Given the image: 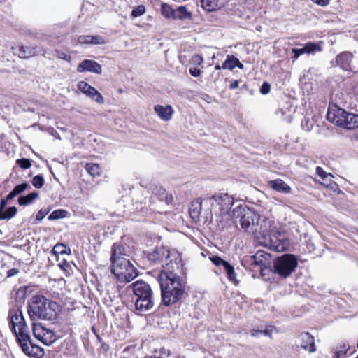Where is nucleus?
Returning a JSON list of instances; mask_svg holds the SVG:
<instances>
[{
    "label": "nucleus",
    "mask_w": 358,
    "mask_h": 358,
    "mask_svg": "<svg viewBox=\"0 0 358 358\" xmlns=\"http://www.w3.org/2000/svg\"><path fill=\"white\" fill-rule=\"evenodd\" d=\"M154 110L159 118L164 121L170 120L174 112L171 106H163L162 105H156L154 107Z\"/></svg>",
    "instance_id": "nucleus-18"
},
{
    "label": "nucleus",
    "mask_w": 358,
    "mask_h": 358,
    "mask_svg": "<svg viewBox=\"0 0 358 358\" xmlns=\"http://www.w3.org/2000/svg\"><path fill=\"white\" fill-rule=\"evenodd\" d=\"M10 326L17 343L20 342V336H29V329L22 311L18 310L11 315Z\"/></svg>",
    "instance_id": "nucleus-10"
},
{
    "label": "nucleus",
    "mask_w": 358,
    "mask_h": 358,
    "mask_svg": "<svg viewBox=\"0 0 358 358\" xmlns=\"http://www.w3.org/2000/svg\"><path fill=\"white\" fill-rule=\"evenodd\" d=\"M300 347L309 352H313L316 350L315 345V338L309 333H302L300 336Z\"/></svg>",
    "instance_id": "nucleus-15"
},
{
    "label": "nucleus",
    "mask_w": 358,
    "mask_h": 358,
    "mask_svg": "<svg viewBox=\"0 0 358 358\" xmlns=\"http://www.w3.org/2000/svg\"><path fill=\"white\" fill-rule=\"evenodd\" d=\"M15 196H16V194H15V192H13V190H12L6 196V200H10V199H13Z\"/></svg>",
    "instance_id": "nucleus-57"
},
{
    "label": "nucleus",
    "mask_w": 358,
    "mask_h": 358,
    "mask_svg": "<svg viewBox=\"0 0 358 358\" xmlns=\"http://www.w3.org/2000/svg\"><path fill=\"white\" fill-rule=\"evenodd\" d=\"M209 259L212 262V263L217 266H223V264H224V263L227 262V261L222 259L220 257L216 256V255L210 257Z\"/></svg>",
    "instance_id": "nucleus-41"
},
{
    "label": "nucleus",
    "mask_w": 358,
    "mask_h": 358,
    "mask_svg": "<svg viewBox=\"0 0 358 358\" xmlns=\"http://www.w3.org/2000/svg\"><path fill=\"white\" fill-rule=\"evenodd\" d=\"M32 331L34 337L45 345H51L56 341V336L54 332L45 328L40 323L32 322Z\"/></svg>",
    "instance_id": "nucleus-12"
},
{
    "label": "nucleus",
    "mask_w": 358,
    "mask_h": 358,
    "mask_svg": "<svg viewBox=\"0 0 358 358\" xmlns=\"http://www.w3.org/2000/svg\"><path fill=\"white\" fill-rule=\"evenodd\" d=\"M322 50V47L317 44L314 43H308L305 45V46L302 48H293L292 52L294 55V58L298 59L299 56L304 53H314L315 52H320Z\"/></svg>",
    "instance_id": "nucleus-16"
},
{
    "label": "nucleus",
    "mask_w": 358,
    "mask_h": 358,
    "mask_svg": "<svg viewBox=\"0 0 358 358\" xmlns=\"http://www.w3.org/2000/svg\"><path fill=\"white\" fill-rule=\"evenodd\" d=\"M192 17V13L187 10L185 6H178L174 10L173 19L185 20H191Z\"/></svg>",
    "instance_id": "nucleus-25"
},
{
    "label": "nucleus",
    "mask_w": 358,
    "mask_h": 358,
    "mask_svg": "<svg viewBox=\"0 0 358 358\" xmlns=\"http://www.w3.org/2000/svg\"><path fill=\"white\" fill-rule=\"evenodd\" d=\"M201 210L202 201L200 199H197L191 203L189 208V213L191 218L195 222L199 221Z\"/></svg>",
    "instance_id": "nucleus-19"
},
{
    "label": "nucleus",
    "mask_w": 358,
    "mask_h": 358,
    "mask_svg": "<svg viewBox=\"0 0 358 358\" xmlns=\"http://www.w3.org/2000/svg\"><path fill=\"white\" fill-rule=\"evenodd\" d=\"M271 90V85L267 82H264L260 87V93L262 94H267Z\"/></svg>",
    "instance_id": "nucleus-44"
},
{
    "label": "nucleus",
    "mask_w": 358,
    "mask_h": 358,
    "mask_svg": "<svg viewBox=\"0 0 358 358\" xmlns=\"http://www.w3.org/2000/svg\"><path fill=\"white\" fill-rule=\"evenodd\" d=\"M55 54H56V56L59 59H62L66 60V61H69L71 59V56L67 55L66 53H65L63 51L56 50Z\"/></svg>",
    "instance_id": "nucleus-43"
},
{
    "label": "nucleus",
    "mask_w": 358,
    "mask_h": 358,
    "mask_svg": "<svg viewBox=\"0 0 358 358\" xmlns=\"http://www.w3.org/2000/svg\"><path fill=\"white\" fill-rule=\"evenodd\" d=\"M271 262V255L262 250L257 251L254 255L244 257L242 260L243 266H251L258 267L260 273L263 275L264 271L267 268Z\"/></svg>",
    "instance_id": "nucleus-9"
},
{
    "label": "nucleus",
    "mask_w": 358,
    "mask_h": 358,
    "mask_svg": "<svg viewBox=\"0 0 358 358\" xmlns=\"http://www.w3.org/2000/svg\"><path fill=\"white\" fill-rule=\"evenodd\" d=\"M20 338L18 344L25 355L34 358H42L43 357L45 354L43 349L33 343L30 336H20Z\"/></svg>",
    "instance_id": "nucleus-11"
},
{
    "label": "nucleus",
    "mask_w": 358,
    "mask_h": 358,
    "mask_svg": "<svg viewBox=\"0 0 358 358\" xmlns=\"http://www.w3.org/2000/svg\"><path fill=\"white\" fill-rule=\"evenodd\" d=\"M48 213V210L46 209H41L36 215V219L38 221H41L45 215Z\"/></svg>",
    "instance_id": "nucleus-45"
},
{
    "label": "nucleus",
    "mask_w": 358,
    "mask_h": 358,
    "mask_svg": "<svg viewBox=\"0 0 358 358\" xmlns=\"http://www.w3.org/2000/svg\"><path fill=\"white\" fill-rule=\"evenodd\" d=\"M13 52L14 55H17L19 57L22 58L23 46L12 47Z\"/></svg>",
    "instance_id": "nucleus-47"
},
{
    "label": "nucleus",
    "mask_w": 358,
    "mask_h": 358,
    "mask_svg": "<svg viewBox=\"0 0 358 358\" xmlns=\"http://www.w3.org/2000/svg\"><path fill=\"white\" fill-rule=\"evenodd\" d=\"M357 358H358V357Z\"/></svg>",
    "instance_id": "nucleus-61"
},
{
    "label": "nucleus",
    "mask_w": 358,
    "mask_h": 358,
    "mask_svg": "<svg viewBox=\"0 0 358 358\" xmlns=\"http://www.w3.org/2000/svg\"><path fill=\"white\" fill-rule=\"evenodd\" d=\"M16 164L21 167L22 169H27L31 167V162L29 159L22 158L17 159L16 161Z\"/></svg>",
    "instance_id": "nucleus-39"
},
{
    "label": "nucleus",
    "mask_w": 358,
    "mask_h": 358,
    "mask_svg": "<svg viewBox=\"0 0 358 358\" xmlns=\"http://www.w3.org/2000/svg\"><path fill=\"white\" fill-rule=\"evenodd\" d=\"M28 313L31 320L54 321L61 311L59 304L42 295L32 296L28 303Z\"/></svg>",
    "instance_id": "nucleus-3"
},
{
    "label": "nucleus",
    "mask_w": 358,
    "mask_h": 358,
    "mask_svg": "<svg viewBox=\"0 0 358 358\" xmlns=\"http://www.w3.org/2000/svg\"><path fill=\"white\" fill-rule=\"evenodd\" d=\"M174 255H179L176 252H170L169 250H166L163 248H156L152 251L147 253L148 259L152 263H158L161 260H163L164 257H165V265L167 262H169L171 259L174 258Z\"/></svg>",
    "instance_id": "nucleus-13"
},
{
    "label": "nucleus",
    "mask_w": 358,
    "mask_h": 358,
    "mask_svg": "<svg viewBox=\"0 0 358 358\" xmlns=\"http://www.w3.org/2000/svg\"><path fill=\"white\" fill-rule=\"evenodd\" d=\"M78 72L90 71L97 74L102 72L101 66L96 61L91 59H84L77 68Z\"/></svg>",
    "instance_id": "nucleus-14"
},
{
    "label": "nucleus",
    "mask_w": 358,
    "mask_h": 358,
    "mask_svg": "<svg viewBox=\"0 0 358 358\" xmlns=\"http://www.w3.org/2000/svg\"><path fill=\"white\" fill-rule=\"evenodd\" d=\"M313 3L321 6H327L329 3V0H311Z\"/></svg>",
    "instance_id": "nucleus-51"
},
{
    "label": "nucleus",
    "mask_w": 358,
    "mask_h": 358,
    "mask_svg": "<svg viewBox=\"0 0 358 358\" xmlns=\"http://www.w3.org/2000/svg\"><path fill=\"white\" fill-rule=\"evenodd\" d=\"M270 241H271V247L273 248V249L275 250H280V249L279 248V244H277V240L276 241H273L272 238H270Z\"/></svg>",
    "instance_id": "nucleus-55"
},
{
    "label": "nucleus",
    "mask_w": 358,
    "mask_h": 358,
    "mask_svg": "<svg viewBox=\"0 0 358 358\" xmlns=\"http://www.w3.org/2000/svg\"><path fill=\"white\" fill-rule=\"evenodd\" d=\"M226 272L227 275V278L234 282L236 285L238 284V280H236V275L234 271V268L232 265H231L228 262H226L222 266Z\"/></svg>",
    "instance_id": "nucleus-28"
},
{
    "label": "nucleus",
    "mask_w": 358,
    "mask_h": 358,
    "mask_svg": "<svg viewBox=\"0 0 358 358\" xmlns=\"http://www.w3.org/2000/svg\"><path fill=\"white\" fill-rule=\"evenodd\" d=\"M67 211L66 210L59 209L55 210L51 213V214L48 216V220H55L61 218H64L67 215Z\"/></svg>",
    "instance_id": "nucleus-30"
},
{
    "label": "nucleus",
    "mask_w": 358,
    "mask_h": 358,
    "mask_svg": "<svg viewBox=\"0 0 358 358\" xmlns=\"http://www.w3.org/2000/svg\"><path fill=\"white\" fill-rule=\"evenodd\" d=\"M269 185L274 190L284 194H289L291 187L281 179H276L269 181Z\"/></svg>",
    "instance_id": "nucleus-21"
},
{
    "label": "nucleus",
    "mask_w": 358,
    "mask_h": 358,
    "mask_svg": "<svg viewBox=\"0 0 358 358\" xmlns=\"http://www.w3.org/2000/svg\"><path fill=\"white\" fill-rule=\"evenodd\" d=\"M128 255L126 248L118 243H115L111 248V271L118 281L129 282L138 275L137 270L126 257Z\"/></svg>",
    "instance_id": "nucleus-2"
},
{
    "label": "nucleus",
    "mask_w": 358,
    "mask_h": 358,
    "mask_svg": "<svg viewBox=\"0 0 358 358\" xmlns=\"http://www.w3.org/2000/svg\"><path fill=\"white\" fill-rule=\"evenodd\" d=\"M327 118L333 124L343 129L358 128V114L348 113L336 105L329 107Z\"/></svg>",
    "instance_id": "nucleus-5"
},
{
    "label": "nucleus",
    "mask_w": 358,
    "mask_h": 358,
    "mask_svg": "<svg viewBox=\"0 0 358 358\" xmlns=\"http://www.w3.org/2000/svg\"><path fill=\"white\" fill-rule=\"evenodd\" d=\"M298 260L291 254H284L277 257L273 262V271L283 278L289 276L296 268Z\"/></svg>",
    "instance_id": "nucleus-7"
},
{
    "label": "nucleus",
    "mask_w": 358,
    "mask_h": 358,
    "mask_svg": "<svg viewBox=\"0 0 358 358\" xmlns=\"http://www.w3.org/2000/svg\"><path fill=\"white\" fill-rule=\"evenodd\" d=\"M44 178L42 175H36L32 179V185L37 189L41 188L44 185Z\"/></svg>",
    "instance_id": "nucleus-36"
},
{
    "label": "nucleus",
    "mask_w": 358,
    "mask_h": 358,
    "mask_svg": "<svg viewBox=\"0 0 358 358\" xmlns=\"http://www.w3.org/2000/svg\"><path fill=\"white\" fill-rule=\"evenodd\" d=\"M153 194L154 196L157 197L160 201H165L166 203H169L171 199V198L168 196L166 189L162 187L155 188Z\"/></svg>",
    "instance_id": "nucleus-29"
},
{
    "label": "nucleus",
    "mask_w": 358,
    "mask_h": 358,
    "mask_svg": "<svg viewBox=\"0 0 358 358\" xmlns=\"http://www.w3.org/2000/svg\"><path fill=\"white\" fill-rule=\"evenodd\" d=\"M2 234V231H1V230H0V234Z\"/></svg>",
    "instance_id": "nucleus-59"
},
{
    "label": "nucleus",
    "mask_w": 358,
    "mask_h": 358,
    "mask_svg": "<svg viewBox=\"0 0 358 358\" xmlns=\"http://www.w3.org/2000/svg\"><path fill=\"white\" fill-rule=\"evenodd\" d=\"M236 66L243 69V64L240 62L239 59L233 55H227L226 60L222 65V69L233 70Z\"/></svg>",
    "instance_id": "nucleus-23"
},
{
    "label": "nucleus",
    "mask_w": 358,
    "mask_h": 358,
    "mask_svg": "<svg viewBox=\"0 0 358 358\" xmlns=\"http://www.w3.org/2000/svg\"><path fill=\"white\" fill-rule=\"evenodd\" d=\"M238 85H239L238 80H234L232 83H231V84L229 85V88L231 90H234V89L238 87Z\"/></svg>",
    "instance_id": "nucleus-56"
},
{
    "label": "nucleus",
    "mask_w": 358,
    "mask_h": 358,
    "mask_svg": "<svg viewBox=\"0 0 358 358\" xmlns=\"http://www.w3.org/2000/svg\"><path fill=\"white\" fill-rule=\"evenodd\" d=\"M182 258L174 255L158 277L161 289L162 303L169 306L180 301L185 293V282L180 276L182 273Z\"/></svg>",
    "instance_id": "nucleus-1"
},
{
    "label": "nucleus",
    "mask_w": 358,
    "mask_h": 358,
    "mask_svg": "<svg viewBox=\"0 0 358 358\" xmlns=\"http://www.w3.org/2000/svg\"><path fill=\"white\" fill-rule=\"evenodd\" d=\"M262 330L252 329L250 331V335L252 337H257V336H259V335H262Z\"/></svg>",
    "instance_id": "nucleus-54"
},
{
    "label": "nucleus",
    "mask_w": 358,
    "mask_h": 358,
    "mask_svg": "<svg viewBox=\"0 0 358 358\" xmlns=\"http://www.w3.org/2000/svg\"><path fill=\"white\" fill-rule=\"evenodd\" d=\"M273 330H275V327L271 326L269 327V328L262 330V334H264L266 336L271 337Z\"/></svg>",
    "instance_id": "nucleus-50"
},
{
    "label": "nucleus",
    "mask_w": 358,
    "mask_h": 358,
    "mask_svg": "<svg viewBox=\"0 0 358 358\" xmlns=\"http://www.w3.org/2000/svg\"><path fill=\"white\" fill-rule=\"evenodd\" d=\"M357 348H358V343H357Z\"/></svg>",
    "instance_id": "nucleus-60"
},
{
    "label": "nucleus",
    "mask_w": 358,
    "mask_h": 358,
    "mask_svg": "<svg viewBox=\"0 0 358 358\" xmlns=\"http://www.w3.org/2000/svg\"><path fill=\"white\" fill-rule=\"evenodd\" d=\"M316 173L322 179H325L328 177H332L331 173H327L320 166L316 167Z\"/></svg>",
    "instance_id": "nucleus-42"
},
{
    "label": "nucleus",
    "mask_w": 358,
    "mask_h": 358,
    "mask_svg": "<svg viewBox=\"0 0 358 358\" xmlns=\"http://www.w3.org/2000/svg\"><path fill=\"white\" fill-rule=\"evenodd\" d=\"M213 207H218L222 215L220 222H227L231 217L229 212L234 204V199L227 193L215 194L210 198Z\"/></svg>",
    "instance_id": "nucleus-8"
},
{
    "label": "nucleus",
    "mask_w": 358,
    "mask_h": 358,
    "mask_svg": "<svg viewBox=\"0 0 358 358\" xmlns=\"http://www.w3.org/2000/svg\"><path fill=\"white\" fill-rule=\"evenodd\" d=\"M17 212V209L16 207H15V206L9 207L6 210L5 213H3V212L1 213V215L2 217L1 218V220L10 219L16 215Z\"/></svg>",
    "instance_id": "nucleus-33"
},
{
    "label": "nucleus",
    "mask_w": 358,
    "mask_h": 358,
    "mask_svg": "<svg viewBox=\"0 0 358 358\" xmlns=\"http://www.w3.org/2000/svg\"><path fill=\"white\" fill-rule=\"evenodd\" d=\"M295 110L296 108L292 106L290 102H286L285 106L278 110L276 113L278 115L280 113V116L284 120L291 122Z\"/></svg>",
    "instance_id": "nucleus-20"
},
{
    "label": "nucleus",
    "mask_w": 358,
    "mask_h": 358,
    "mask_svg": "<svg viewBox=\"0 0 358 358\" xmlns=\"http://www.w3.org/2000/svg\"><path fill=\"white\" fill-rule=\"evenodd\" d=\"M192 62L194 64L200 65L202 64L203 59V57L200 55H196L192 57Z\"/></svg>",
    "instance_id": "nucleus-48"
},
{
    "label": "nucleus",
    "mask_w": 358,
    "mask_h": 358,
    "mask_svg": "<svg viewBox=\"0 0 358 358\" xmlns=\"http://www.w3.org/2000/svg\"><path fill=\"white\" fill-rule=\"evenodd\" d=\"M78 42L80 44H95L101 45L105 43V40L99 36H80Z\"/></svg>",
    "instance_id": "nucleus-22"
},
{
    "label": "nucleus",
    "mask_w": 358,
    "mask_h": 358,
    "mask_svg": "<svg viewBox=\"0 0 358 358\" xmlns=\"http://www.w3.org/2000/svg\"><path fill=\"white\" fill-rule=\"evenodd\" d=\"M352 54L350 52H343L336 57L337 64L345 71H352L351 61L352 59Z\"/></svg>",
    "instance_id": "nucleus-17"
},
{
    "label": "nucleus",
    "mask_w": 358,
    "mask_h": 358,
    "mask_svg": "<svg viewBox=\"0 0 358 358\" xmlns=\"http://www.w3.org/2000/svg\"><path fill=\"white\" fill-rule=\"evenodd\" d=\"M174 10L171 8L168 4L162 3L161 6L162 14L167 18L173 17Z\"/></svg>",
    "instance_id": "nucleus-32"
},
{
    "label": "nucleus",
    "mask_w": 358,
    "mask_h": 358,
    "mask_svg": "<svg viewBox=\"0 0 358 358\" xmlns=\"http://www.w3.org/2000/svg\"><path fill=\"white\" fill-rule=\"evenodd\" d=\"M145 13V7L143 5L138 6L135 7L131 11V16L134 17H137L141 16Z\"/></svg>",
    "instance_id": "nucleus-37"
},
{
    "label": "nucleus",
    "mask_w": 358,
    "mask_h": 358,
    "mask_svg": "<svg viewBox=\"0 0 358 358\" xmlns=\"http://www.w3.org/2000/svg\"><path fill=\"white\" fill-rule=\"evenodd\" d=\"M96 92H97V90L94 87L91 86V87L89 89L87 93L86 94V96L92 99V97L94 96V95H95V94Z\"/></svg>",
    "instance_id": "nucleus-52"
},
{
    "label": "nucleus",
    "mask_w": 358,
    "mask_h": 358,
    "mask_svg": "<svg viewBox=\"0 0 358 358\" xmlns=\"http://www.w3.org/2000/svg\"><path fill=\"white\" fill-rule=\"evenodd\" d=\"M136 297L135 307L140 312H147L154 306V296L151 287L143 280H137L132 284Z\"/></svg>",
    "instance_id": "nucleus-4"
},
{
    "label": "nucleus",
    "mask_w": 358,
    "mask_h": 358,
    "mask_svg": "<svg viewBox=\"0 0 358 358\" xmlns=\"http://www.w3.org/2000/svg\"><path fill=\"white\" fill-rule=\"evenodd\" d=\"M85 169L87 171L94 177L100 174L101 169L96 164H87Z\"/></svg>",
    "instance_id": "nucleus-31"
},
{
    "label": "nucleus",
    "mask_w": 358,
    "mask_h": 358,
    "mask_svg": "<svg viewBox=\"0 0 358 358\" xmlns=\"http://www.w3.org/2000/svg\"><path fill=\"white\" fill-rule=\"evenodd\" d=\"M78 89L86 95L91 85L85 81H80L77 85Z\"/></svg>",
    "instance_id": "nucleus-40"
},
{
    "label": "nucleus",
    "mask_w": 358,
    "mask_h": 358,
    "mask_svg": "<svg viewBox=\"0 0 358 358\" xmlns=\"http://www.w3.org/2000/svg\"><path fill=\"white\" fill-rule=\"evenodd\" d=\"M66 250H67V248L64 244L57 243L52 249L51 252L52 254H54L55 255H57L59 254L64 255V254H67Z\"/></svg>",
    "instance_id": "nucleus-35"
},
{
    "label": "nucleus",
    "mask_w": 358,
    "mask_h": 358,
    "mask_svg": "<svg viewBox=\"0 0 358 358\" xmlns=\"http://www.w3.org/2000/svg\"><path fill=\"white\" fill-rule=\"evenodd\" d=\"M92 99L99 104L104 103V99H103V96L98 91L95 94V95H94V96L92 97Z\"/></svg>",
    "instance_id": "nucleus-46"
},
{
    "label": "nucleus",
    "mask_w": 358,
    "mask_h": 358,
    "mask_svg": "<svg viewBox=\"0 0 358 358\" xmlns=\"http://www.w3.org/2000/svg\"><path fill=\"white\" fill-rule=\"evenodd\" d=\"M201 3L202 8L208 12L215 11L221 6L218 0H201Z\"/></svg>",
    "instance_id": "nucleus-26"
},
{
    "label": "nucleus",
    "mask_w": 358,
    "mask_h": 358,
    "mask_svg": "<svg viewBox=\"0 0 358 358\" xmlns=\"http://www.w3.org/2000/svg\"><path fill=\"white\" fill-rule=\"evenodd\" d=\"M27 188H30V185L27 182H23L16 185L13 190L17 196L24 192Z\"/></svg>",
    "instance_id": "nucleus-38"
},
{
    "label": "nucleus",
    "mask_w": 358,
    "mask_h": 358,
    "mask_svg": "<svg viewBox=\"0 0 358 358\" xmlns=\"http://www.w3.org/2000/svg\"><path fill=\"white\" fill-rule=\"evenodd\" d=\"M222 69V66H220V65L217 64V65L215 66V69H217V70H220V69Z\"/></svg>",
    "instance_id": "nucleus-58"
},
{
    "label": "nucleus",
    "mask_w": 358,
    "mask_h": 358,
    "mask_svg": "<svg viewBox=\"0 0 358 358\" xmlns=\"http://www.w3.org/2000/svg\"><path fill=\"white\" fill-rule=\"evenodd\" d=\"M38 197L37 192H33L26 196H20L18 198V203L20 206H27L33 202L34 199Z\"/></svg>",
    "instance_id": "nucleus-27"
},
{
    "label": "nucleus",
    "mask_w": 358,
    "mask_h": 358,
    "mask_svg": "<svg viewBox=\"0 0 358 358\" xmlns=\"http://www.w3.org/2000/svg\"><path fill=\"white\" fill-rule=\"evenodd\" d=\"M189 73H190L191 76H192L193 77H199L201 73V71L199 69H197L195 67L190 68Z\"/></svg>",
    "instance_id": "nucleus-49"
},
{
    "label": "nucleus",
    "mask_w": 358,
    "mask_h": 358,
    "mask_svg": "<svg viewBox=\"0 0 358 358\" xmlns=\"http://www.w3.org/2000/svg\"><path fill=\"white\" fill-rule=\"evenodd\" d=\"M231 218L235 224H240L241 228L247 232L257 231L256 224L259 220V216L254 211L247 208L245 206L239 205L232 211Z\"/></svg>",
    "instance_id": "nucleus-6"
},
{
    "label": "nucleus",
    "mask_w": 358,
    "mask_h": 358,
    "mask_svg": "<svg viewBox=\"0 0 358 358\" xmlns=\"http://www.w3.org/2000/svg\"><path fill=\"white\" fill-rule=\"evenodd\" d=\"M46 50L42 47H25L23 46L22 58H29L35 55H45Z\"/></svg>",
    "instance_id": "nucleus-24"
},
{
    "label": "nucleus",
    "mask_w": 358,
    "mask_h": 358,
    "mask_svg": "<svg viewBox=\"0 0 358 358\" xmlns=\"http://www.w3.org/2000/svg\"><path fill=\"white\" fill-rule=\"evenodd\" d=\"M350 346L348 344L343 343L338 348H337L335 352V357L336 358H342L349 350Z\"/></svg>",
    "instance_id": "nucleus-34"
},
{
    "label": "nucleus",
    "mask_w": 358,
    "mask_h": 358,
    "mask_svg": "<svg viewBox=\"0 0 358 358\" xmlns=\"http://www.w3.org/2000/svg\"><path fill=\"white\" fill-rule=\"evenodd\" d=\"M19 273V270L17 268H12L7 271L8 277H13Z\"/></svg>",
    "instance_id": "nucleus-53"
}]
</instances>
